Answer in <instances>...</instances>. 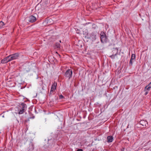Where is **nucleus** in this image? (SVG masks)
<instances>
[{
	"label": "nucleus",
	"mask_w": 151,
	"mask_h": 151,
	"mask_svg": "<svg viewBox=\"0 0 151 151\" xmlns=\"http://www.w3.org/2000/svg\"><path fill=\"white\" fill-rule=\"evenodd\" d=\"M73 72L72 70L68 69L65 73L64 76L68 79H70L72 76Z\"/></svg>",
	"instance_id": "f257e3e1"
},
{
	"label": "nucleus",
	"mask_w": 151,
	"mask_h": 151,
	"mask_svg": "<svg viewBox=\"0 0 151 151\" xmlns=\"http://www.w3.org/2000/svg\"><path fill=\"white\" fill-rule=\"evenodd\" d=\"M19 56V53H15L9 56L8 58H9L10 61L17 59Z\"/></svg>",
	"instance_id": "f03ea898"
},
{
	"label": "nucleus",
	"mask_w": 151,
	"mask_h": 151,
	"mask_svg": "<svg viewBox=\"0 0 151 151\" xmlns=\"http://www.w3.org/2000/svg\"><path fill=\"white\" fill-rule=\"evenodd\" d=\"M101 42L103 43L106 42L107 41V38L104 34L101 35Z\"/></svg>",
	"instance_id": "7ed1b4c3"
},
{
	"label": "nucleus",
	"mask_w": 151,
	"mask_h": 151,
	"mask_svg": "<svg viewBox=\"0 0 151 151\" xmlns=\"http://www.w3.org/2000/svg\"><path fill=\"white\" fill-rule=\"evenodd\" d=\"M36 20V18L34 16L31 15L29 17V22L33 23L35 22Z\"/></svg>",
	"instance_id": "20e7f679"
},
{
	"label": "nucleus",
	"mask_w": 151,
	"mask_h": 151,
	"mask_svg": "<svg viewBox=\"0 0 151 151\" xmlns=\"http://www.w3.org/2000/svg\"><path fill=\"white\" fill-rule=\"evenodd\" d=\"M9 56L6 57V58H4L2 59L1 61L2 63H7L8 62L10 61V60L9 58Z\"/></svg>",
	"instance_id": "39448f33"
},
{
	"label": "nucleus",
	"mask_w": 151,
	"mask_h": 151,
	"mask_svg": "<svg viewBox=\"0 0 151 151\" xmlns=\"http://www.w3.org/2000/svg\"><path fill=\"white\" fill-rule=\"evenodd\" d=\"M139 124L143 126H147V121L144 120H141L139 122Z\"/></svg>",
	"instance_id": "423d86ee"
},
{
	"label": "nucleus",
	"mask_w": 151,
	"mask_h": 151,
	"mask_svg": "<svg viewBox=\"0 0 151 151\" xmlns=\"http://www.w3.org/2000/svg\"><path fill=\"white\" fill-rule=\"evenodd\" d=\"M96 35L95 33L92 32L90 35V38L92 40H94L96 39Z\"/></svg>",
	"instance_id": "0eeeda50"
},
{
	"label": "nucleus",
	"mask_w": 151,
	"mask_h": 151,
	"mask_svg": "<svg viewBox=\"0 0 151 151\" xmlns=\"http://www.w3.org/2000/svg\"><path fill=\"white\" fill-rule=\"evenodd\" d=\"M20 107L22 109H24V110L25 111V109L27 108V105L25 104L22 103L20 105Z\"/></svg>",
	"instance_id": "6e6552de"
},
{
	"label": "nucleus",
	"mask_w": 151,
	"mask_h": 151,
	"mask_svg": "<svg viewBox=\"0 0 151 151\" xmlns=\"http://www.w3.org/2000/svg\"><path fill=\"white\" fill-rule=\"evenodd\" d=\"M118 51V49L117 48H114L112 51V54H114V55H117Z\"/></svg>",
	"instance_id": "1a4fd4ad"
},
{
	"label": "nucleus",
	"mask_w": 151,
	"mask_h": 151,
	"mask_svg": "<svg viewBox=\"0 0 151 151\" xmlns=\"http://www.w3.org/2000/svg\"><path fill=\"white\" fill-rule=\"evenodd\" d=\"M57 84L54 83L52 84V86L50 91V93L51 92H52L55 89L56 87Z\"/></svg>",
	"instance_id": "9d476101"
},
{
	"label": "nucleus",
	"mask_w": 151,
	"mask_h": 151,
	"mask_svg": "<svg viewBox=\"0 0 151 151\" xmlns=\"http://www.w3.org/2000/svg\"><path fill=\"white\" fill-rule=\"evenodd\" d=\"M108 142H111L113 139V137L112 136H109L107 137Z\"/></svg>",
	"instance_id": "9b49d317"
},
{
	"label": "nucleus",
	"mask_w": 151,
	"mask_h": 151,
	"mask_svg": "<svg viewBox=\"0 0 151 151\" xmlns=\"http://www.w3.org/2000/svg\"><path fill=\"white\" fill-rule=\"evenodd\" d=\"M151 88V86L149 84L145 88V89H146L147 91H149L150 89Z\"/></svg>",
	"instance_id": "f8f14e48"
},
{
	"label": "nucleus",
	"mask_w": 151,
	"mask_h": 151,
	"mask_svg": "<svg viewBox=\"0 0 151 151\" xmlns=\"http://www.w3.org/2000/svg\"><path fill=\"white\" fill-rule=\"evenodd\" d=\"M60 44L58 42H57L55 43V48H60Z\"/></svg>",
	"instance_id": "ddd939ff"
},
{
	"label": "nucleus",
	"mask_w": 151,
	"mask_h": 151,
	"mask_svg": "<svg viewBox=\"0 0 151 151\" xmlns=\"http://www.w3.org/2000/svg\"><path fill=\"white\" fill-rule=\"evenodd\" d=\"M135 55L134 54H132L131 55V58L130 59L134 60H135Z\"/></svg>",
	"instance_id": "4468645a"
},
{
	"label": "nucleus",
	"mask_w": 151,
	"mask_h": 151,
	"mask_svg": "<svg viewBox=\"0 0 151 151\" xmlns=\"http://www.w3.org/2000/svg\"><path fill=\"white\" fill-rule=\"evenodd\" d=\"M4 25V24L2 21L0 22V28H2Z\"/></svg>",
	"instance_id": "2eb2a0df"
},
{
	"label": "nucleus",
	"mask_w": 151,
	"mask_h": 151,
	"mask_svg": "<svg viewBox=\"0 0 151 151\" xmlns=\"http://www.w3.org/2000/svg\"><path fill=\"white\" fill-rule=\"evenodd\" d=\"M24 111H25L24 110V109H21L20 110V111L19 112L18 114H23Z\"/></svg>",
	"instance_id": "dca6fc26"
},
{
	"label": "nucleus",
	"mask_w": 151,
	"mask_h": 151,
	"mask_svg": "<svg viewBox=\"0 0 151 151\" xmlns=\"http://www.w3.org/2000/svg\"><path fill=\"white\" fill-rule=\"evenodd\" d=\"M116 56V55H114V54H112V55L109 56V57L111 58L112 59H114L115 58V57Z\"/></svg>",
	"instance_id": "f3484780"
},
{
	"label": "nucleus",
	"mask_w": 151,
	"mask_h": 151,
	"mask_svg": "<svg viewBox=\"0 0 151 151\" xmlns=\"http://www.w3.org/2000/svg\"><path fill=\"white\" fill-rule=\"evenodd\" d=\"M132 60H131V59H130V60L129 61V65H131V66L133 64Z\"/></svg>",
	"instance_id": "a211bd4d"
},
{
	"label": "nucleus",
	"mask_w": 151,
	"mask_h": 151,
	"mask_svg": "<svg viewBox=\"0 0 151 151\" xmlns=\"http://www.w3.org/2000/svg\"><path fill=\"white\" fill-rule=\"evenodd\" d=\"M96 27V26L95 24H93L92 25V28L93 29H95Z\"/></svg>",
	"instance_id": "6ab92c4d"
},
{
	"label": "nucleus",
	"mask_w": 151,
	"mask_h": 151,
	"mask_svg": "<svg viewBox=\"0 0 151 151\" xmlns=\"http://www.w3.org/2000/svg\"><path fill=\"white\" fill-rule=\"evenodd\" d=\"M64 98V97L63 95H61L59 96V98L61 99H62Z\"/></svg>",
	"instance_id": "aec40b11"
},
{
	"label": "nucleus",
	"mask_w": 151,
	"mask_h": 151,
	"mask_svg": "<svg viewBox=\"0 0 151 151\" xmlns=\"http://www.w3.org/2000/svg\"><path fill=\"white\" fill-rule=\"evenodd\" d=\"M148 91L147 90V91H146V92L145 93V95H147L148 94Z\"/></svg>",
	"instance_id": "412c9836"
},
{
	"label": "nucleus",
	"mask_w": 151,
	"mask_h": 151,
	"mask_svg": "<svg viewBox=\"0 0 151 151\" xmlns=\"http://www.w3.org/2000/svg\"><path fill=\"white\" fill-rule=\"evenodd\" d=\"M77 151H83V150L82 149H78Z\"/></svg>",
	"instance_id": "4be33fe9"
},
{
	"label": "nucleus",
	"mask_w": 151,
	"mask_h": 151,
	"mask_svg": "<svg viewBox=\"0 0 151 151\" xmlns=\"http://www.w3.org/2000/svg\"><path fill=\"white\" fill-rule=\"evenodd\" d=\"M31 146L32 147V150H33L34 149L33 145H31Z\"/></svg>",
	"instance_id": "5701e85b"
},
{
	"label": "nucleus",
	"mask_w": 151,
	"mask_h": 151,
	"mask_svg": "<svg viewBox=\"0 0 151 151\" xmlns=\"http://www.w3.org/2000/svg\"><path fill=\"white\" fill-rule=\"evenodd\" d=\"M124 148H122V149L121 150L122 151H124Z\"/></svg>",
	"instance_id": "b1692460"
},
{
	"label": "nucleus",
	"mask_w": 151,
	"mask_h": 151,
	"mask_svg": "<svg viewBox=\"0 0 151 151\" xmlns=\"http://www.w3.org/2000/svg\"><path fill=\"white\" fill-rule=\"evenodd\" d=\"M59 42H60V43H61V40H59Z\"/></svg>",
	"instance_id": "393cba45"
},
{
	"label": "nucleus",
	"mask_w": 151,
	"mask_h": 151,
	"mask_svg": "<svg viewBox=\"0 0 151 151\" xmlns=\"http://www.w3.org/2000/svg\"><path fill=\"white\" fill-rule=\"evenodd\" d=\"M149 84L151 86V82Z\"/></svg>",
	"instance_id": "a878e982"
},
{
	"label": "nucleus",
	"mask_w": 151,
	"mask_h": 151,
	"mask_svg": "<svg viewBox=\"0 0 151 151\" xmlns=\"http://www.w3.org/2000/svg\"><path fill=\"white\" fill-rule=\"evenodd\" d=\"M51 93V92H50V94Z\"/></svg>",
	"instance_id": "bb28decb"
}]
</instances>
